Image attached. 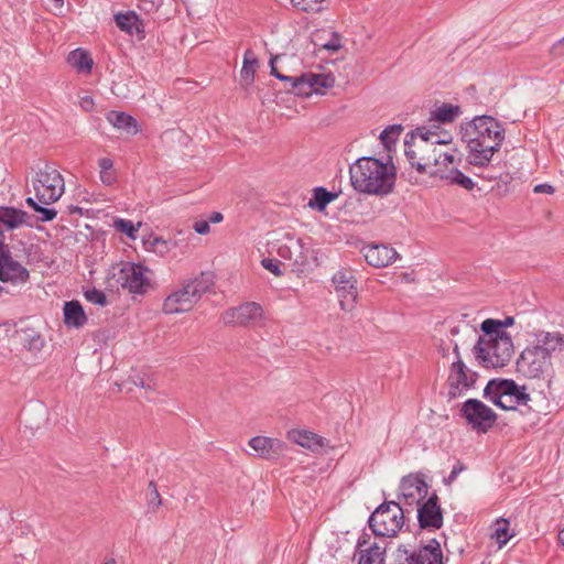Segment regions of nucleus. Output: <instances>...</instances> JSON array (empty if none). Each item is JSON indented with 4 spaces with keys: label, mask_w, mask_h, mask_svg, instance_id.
I'll list each match as a JSON object with an SVG mask.
<instances>
[{
    "label": "nucleus",
    "mask_w": 564,
    "mask_h": 564,
    "mask_svg": "<svg viewBox=\"0 0 564 564\" xmlns=\"http://www.w3.org/2000/svg\"><path fill=\"white\" fill-rule=\"evenodd\" d=\"M484 397L502 410H514V404L505 402L506 397L505 393L501 392L499 379H491L488 381L484 389Z\"/></svg>",
    "instance_id": "obj_27"
},
{
    "label": "nucleus",
    "mask_w": 564,
    "mask_h": 564,
    "mask_svg": "<svg viewBox=\"0 0 564 564\" xmlns=\"http://www.w3.org/2000/svg\"><path fill=\"white\" fill-rule=\"evenodd\" d=\"M263 268L273 273L275 276H281L283 272L280 269V261L275 259L264 258L261 261Z\"/></svg>",
    "instance_id": "obj_46"
},
{
    "label": "nucleus",
    "mask_w": 564,
    "mask_h": 564,
    "mask_svg": "<svg viewBox=\"0 0 564 564\" xmlns=\"http://www.w3.org/2000/svg\"><path fill=\"white\" fill-rule=\"evenodd\" d=\"M258 63V58L253 55L251 50H247L243 56L242 68L240 70V83L243 87H248L253 83Z\"/></svg>",
    "instance_id": "obj_33"
},
{
    "label": "nucleus",
    "mask_w": 564,
    "mask_h": 564,
    "mask_svg": "<svg viewBox=\"0 0 564 564\" xmlns=\"http://www.w3.org/2000/svg\"><path fill=\"white\" fill-rule=\"evenodd\" d=\"M288 437L293 443L313 451L323 447L326 441L324 437L305 430H292L288 433Z\"/></svg>",
    "instance_id": "obj_25"
},
{
    "label": "nucleus",
    "mask_w": 564,
    "mask_h": 564,
    "mask_svg": "<svg viewBox=\"0 0 564 564\" xmlns=\"http://www.w3.org/2000/svg\"><path fill=\"white\" fill-rule=\"evenodd\" d=\"M249 446L253 448L261 458L265 459H278L286 447L285 443L282 441L267 436L251 437Z\"/></svg>",
    "instance_id": "obj_20"
},
{
    "label": "nucleus",
    "mask_w": 564,
    "mask_h": 564,
    "mask_svg": "<svg viewBox=\"0 0 564 564\" xmlns=\"http://www.w3.org/2000/svg\"><path fill=\"white\" fill-rule=\"evenodd\" d=\"M558 542L564 545V528L558 531L557 534Z\"/></svg>",
    "instance_id": "obj_62"
},
{
    "label": "nucleus",
    "mask_w": 564,
    "mask_h": 564,
    "mask_svg": "<svg viewBox=\"0 0 564 564\" xmlns=\"http://www.w3.org/2000/svg\"><path fill=\"white\" fill-rule=\"evenodd\" d=\"M63 316L64 324L68 328H80L87 323V315L82 304L76 300L65 302Z\"/></svg>",
    "instance_id": "obj_23"
},
{
    "label": "nucleus",
    "mask_w": 564,
    "mask_h": 564,
    "mask_svg": "<svg viewBox=\"0 0 564 564\" xmlns=\"http://www.w3.org/2000/svg\"><path fill=\"white\" fill-rule=\"evenodd\" d=\"M215 283L210 271L200 272L195 278L185 280L181 288L172 292L163 303L165 314H180L191 311L202 296L209 292Z\"/></svg>",
    "instance_id": "obj_3"
},
{
    "label": "nucleus",
    "mask_w": 564,
    "mask_h": 564,
    "mask_svg": "<svg viewBox=\"0 0 564 564\" xmlns=\"http://www.w3.org/2000/svg\"><path fill=\"white\" fill-rule=\"evenodd\" d=\"M506 130L501 122L487 115L477 116L462 127V139L467 143L469 164L487 167L494 154L505 140Z\"/></svg>",
    "instance_id": "obj_1"
},
{
    "label": "nucleus",
    "mask_w": 564,
    "mask_h": 564,
    "mask_svg": "<svg viewBox=\"0 0 564 564\" xmlns=\"http://www.w3.org/2000/svg\"><path fill=\"white\" fill-rule=\"evenodd\" d=\"M141 226L140 223L134 225L131 220L118 218L113 223V227L117 231L127 235L130 239L137 238L138 228Z\"/></svg>",
    "instance_id": "obj_42"
},
{
    "label": "nucleus",
    "mask_w": 564,
    "mask_h": 564,
    "mask_svg": "<svg viewBox=\"0 0 564 564\" xmlns=\"http://www.w3.org/2000/svg\"><path fill=\"white\" fill-rule=\"evenodd\" d=\"M147 270V268L140 264L127 263L118 273L113 274V278L119 285L129 290V292L143 294L150 285L148 278L144 276Z\"/></svg>",
    "instance_id": "obj_15"
},
{
    "label": "nucleus",
    "mask_w": 564,
    "mask_h": 564,
    "mask_svg": "<svg viewBox=\"0 0 564 564\" xmlns=\"http://www.w3.org/2000/svg\"><path fill=\"white\" fill-rule=\"evenodd\" d=\"M80 106L85 109V110H91L93 109V106H94V100L90 96H85L82 98L80 100Z\"/></svg>",
    "instance_id": "obj_54"
},
{
    "label": "nucleus",
    "mask_w": 564,
    "mask_h": 564,
    "mask_svg": "<svg viewBox=\"0 0 564 564\" xmlns=\"http://www.w3.org/2000/svg\"><path fill=\"white\" fill-rule=\"evenodd\" d=\"M408 509L401 508V502L384 500L368 519V525L376 536H395L404 524V514Z\"/></svg>",
    "instance_id": "obj_6"
},
{
    "label": "nucleus",
    "mask_w": 564,
    "mask_h": 564,
    "mask_svg": "<svg viewBox=\"0 0 564 564\" xmlns=\"http://www.w3.org/2000/svg\"><path fill=\"white\" fill-rule=\"evenodd\" d=\"M514 324V317L507 316L505 319L487 318L481 325L480 329L485 336H491L492 334L507 333L503 328L512 326Z\"/></svg>",
    "instance_id": "obj_36"
},
{
    "label": "nucleus",
    "mask_w": 564,
    "mask_h": 564,
    "mask_svg": "<svg viewBox=\"0 0 564 564\" xmlns=\"http://www.w3.org/2000/svg\"><path fill=\"white\" fill-rule=\"evenodd\" d=\"M107 120L115 128L123 130L127 133L135 134L138 132L137 120L126 112L112 110L107 115Z\"/></svg>",
    "instance_id": "obj_30"
},
{
    "label": "nucleus",
    "mask_w": 564,
    "mask_h": 564,
    "mask_svg": "<svg viewBox=\"0 0 564 564\" xmlns=\"http://www.w3.org/2000/svg\"><path fill=\"white\" fill-rule=\"evenodd\" d=\"M500 380V389L501 392L505 393L506 399H510L509 404H514V410L517 405H527L531 400L529 393H527L525 386H519L512 379H499Z\"/></svg>",
    "instance_id": "obj_22"
},
{
    "label": "nucleus",
    "mask_w": 564,
    "mask_h": 564,
    "mask_svg": "<svg viewBox=\"0 0 564 564\" xmlns=\"http://www.w3.org/2000/svg\"><path fill=\"white\" fill-rule=\"evenodd\" d=\"M322 46L328 51L336 52L341 47L340 39L336 33H334L332 40L324 43Z\"/></svg>",
    "instance_id": "obj_49"
},
{
    "label": "nucleus",
    "mask_w": 564,
    "mask_h": 564,
    "mask_svg": "<svg viewBox=\"0 0 564 564\" xmlns=\"http://www.w3.org/2000/svg\"><path fill=\"white\" fill-rule=\"evenodd\" d=\"M370 535L367 533H364L357 542V553L361 551V549H366L369 544Z\"/></svg>",
    "instance_id": "obj_53"
},
{
    "label": "nucleus",
    "mask_w": 564,
    "mask_h": 564,
    "mask_svg": "<svg viewBox=\"0 0 564 564\" xmlns=\"http://www.w3.org/2000/svg\"><path fill=\"white\" fill-rule=\"evenodd\" d=\"M398 551L406 555V564H443V552L436 539H431L427 544L411 553L402 546Z\"/></svg>",
    "instance_id": "obj_18"
},
{
    "label": "nucleus",
    "mask_w": 564,
    "mask_h": 564,
    "mask_svg": "<svg viewBox=\"0 0 564 564\" xmlns=\"http://www.w3.org/2000/svg\"><path fill=\"white\" fill-rule=\"evenodd\" d=\"M224 216L221 213L219 212H213L208 218V221L209 224L213 223V224H217V223H220L223 220Z\"/></svg>",
    "instance_id": "obj_56"
},
{
    "label": "nucleus",
    "mask_w": 564,
    "mask_h": 564,
    "mask_svg": "<svg viewBox=\"0 0 564 564\" xmlns=\"http://www.w3.org/2000/svg\"><path fill=\"white\" fill-rule=\"evenodd\" d=\"M52 2H53L54 9L58 10L61 12L63 9V6H64V0H52Z\"/></svg>",
    "instance_id": "obj_60"
},
{
    "label": "nucleus",
    "mask_w": 564,
    "mask_h": 564,
    "mask_svg": "<svg viewBox=\"0 0 564 564\" xmlns=\"http://www.w3.org/2000/svg\"><path fill=\"white\" fill-rule=\"evenodd\" d=\"M533 347L545 358L552 360L555 355L564 351V335L558 332L540 330L535 334Z\"/></svg>",
    "instance_id": "obj_19"
},
{
    "label": "nucleus",
    "mask_w": 564,
    "mask_h": 564,
    "mask_svg": "<svg viewBox=\"0 0 564 564\" xmlns=\"http://www.w3.org/2000/svg\"><path fill=\"white\" fill-rule=\"evenodd\" d=\"M417 521L421 529L437 530L443 527V511L436 492L417 506Z\"/></svg>",
    "instance_id": "obj_17"
},
{
    "label": "nucleus",
    "mask_w": 564,
    "mask_h": 564,
    "mask_svg": "<svg viewBox=\"0 0 564 564\" xmlns=\"http://www.w3.org/2000/svg\"><path fill=\"white\" fill-rule=\"evenodd\" d=\"M275 78L290 84V88L288 91L293 93L299 96H303L307 91L304 89L305 87V74H302L299 77L286 76L283 74H276Z\"/></svg>",
    "instance_id": "obj_39"
},
{
    "label": "nucleus",
    "mask_w": 564,
    "mask_h": 564,
    "mask_svg": "<svg viewBox=\"0 0 564 564\" xmlns=\"http://www.w3.org/2000/svg\"><path fill=\"white\" fill-rule=\"evenodd\" d=\"M262 307L256 302H246L237 307L226 310L221 321L230 326H250L262 318Z\"/></svg>",
    "instance_id": "obj_13"
},
{
    "label": "nucleus",
    "mask_w": 564,
    "mask_h": 564,
    "mask_svg": "<svg viewBox=\"0 0 564 564\" xmlns=\"http://www.w3.org/2000/svg\"><path fill=\"white\" fill-rule=\"evenodd\" d=\"M335 286L340 308L345 312H351L357 303V280L352 272L340 270L332 279Z\"/></svg>",
    "instance_id": "obj_11"
},
{
    "label": "nucleus",
    "mask_w": 564,
    "mask_h": 564,
    "mask_svg": "<svg viewBox=\"0 0 564 564\" xmlns=\"http://www.w3.org/2000/svg\"><path fill=\"white\" fill-rule=\"evenodd\" d=\"M149 490H150V499L149 503L154 507H159L162 503L158 487L154 481H150L149 484Z\"/></svg>",
    "instance_id": "obj_48"
},
{
    "label": "nucleus",
    "mask_w": 564,
    "mask_h": 564,
    "mask_svg": "<svg viewBox=\"0 0 564 564\" xmlns=\"http://www.w3.org/2000/svg\"><path fill=\"white\" fill-rule=\"evenodd\" d=\"M364 257L368 264L375 268H384L395 261L398 252L384 245H372L364 248Z\"/></svg>",
    "instance_id": "obj_21"
},
{
    "label": "nucleus",
    "mask_w": 564,
    "mask_h": 564,
    "mask_svg": "<svg viewBox=\"0 0 564 564\" xmlns=\"http://www.w3.org/2000/svg\"><path fill=\"white\" fill-rule=\"evenodd\" d=\"M478 176H480L485 180H488V181H494L498 177V175L492 172V169H488V167L482 173L478 174Z\"/></svg>",
    "instance_id": "obj_55"
},
{
    "label": "nucleus",
    "mask_w": 564,
    "mask_h": 564,
    "mask_svg": "<svg viewBox=\"0 0 564 564\" xmlns=\"http://www.w3.org/2000/svg\"><path fill=\"white\" fill-rule=\"evenodd\" d=\"M25 203H26V204H28V206H29V207H31L34 212H36L37 206H40V205H41V203H40V202L37 203V202H36L34 198H32V197H28V198L25 199Z\"/></svg>",
    "instance_id": "obj_57"
},
{
    "label": "nucleus",
    "mask_w": 564,
    "mask_h": 564,
    "mask_svg": "<svg viewBox=\"0 0 564 564\" xmlns=\"http://www.w3.org/2000/svg\"><path fill=\"white\" fill-rule=\"evenodd\" d=\"M23 346L31 351H39L44 347V339L40 333L33 329L23 330Z\"/></svg>",
    "instance_id": "obj_40"
},
{
    "label": "nucleus",
    "mask_w": 564,
    "mask_h": 564,
    "mask_svg": "<svg viewBox=\"0 0 564 564\" xmlns=\"http://www.w3.org/2000/svg\"><path fill=\"white\" fill-rule=\"evenodd\" d=\"M533 192L534 193L553 194L554 188L552 185L544 183V184H538L536 186H534Z\"/></svg>",
    "instance_id": "obj_52"
},
{
    "label": "nucleus",
    "mask_w": 564,
    "mask_h": 564,
    "mask_svg": "<svg viewBox=\"0 0 564 564\" xmlns=\"http://www.w3.org/2000/svg\"><path fill=\"white\" fill-rule=\"evenodd\" d=\"M474 354L484 367L502 368L512 358V338L508 333L480 336L474 346Z\"/></svg>",
    "instance_id": "obj_4"
},
{
    "label": "nucleus",
    "mask_w": 564,
    "mask_h": 564,
    "mask_svg": "<svg viewBox=\"0 0 564 564\" xmlns=\"http://www.w3.org/2000/svg\"><path fill=\"white\" fill-rule=\"evenodd\" d=\"M335 85V76L328 74L305 73V87L307 91L303 96H310L313 93L319 94L322 88H332Z\"/></svg>",
    "instance_id": "obj_26"
},
{
    "label": "nucleus",
    "mask_w": 564,
    "mask_h": 564,
    "mask_svg": "<svg viewBox=\"0 0 564 564\" xmlns=\"http://www.w3.org/2000/svg\"><path fill=\"white\" fill-rule=\"evenodd\" d=\"M440 172V170L437 172H430V175L440 176L441 178L447 180L451 184L459 185L468 191L473 189L475 186L473 180L458 169H452L446 174H441Z\"/></svg>",
    "instance_id": "obj_34"
},
{
    "label": "nucleus",
    "mask_w": 564,
    "mask_h": 564,
    "mask_svg": "<svg viewBox=\"0 0 564 564\" xmlns=\"http://www.w3.org/2000/svg\"><path fill=\"white\" fill-rule=\"evenodd\" d=\"M449 140L441 139L438 133L426 127H417L410 131L404 140V154L411 164L419 173H429L427 166L430 162L420 160L421 155L432 154L431 147L436 144H447Z\"/></svg>",
    "instance_id": "obj_5"
},
{
    "label": "nucleus",
    "mask_w": 564,
    "mask_h": 564,
    "mask_svg": "<svg viewBox=\"0 0 564 564\" xmlns=\"http://www.w3.org/2000/svg\"><path fill=\"white\" fill-rule=\"evenodd\" d=\"M100 167V180L101 182L110 186L116 182V173L113 171V161L110 158H101L98 161Z\"/></svg>",
    "instance_id": "obj_41"
},
{
    "label": "nucleus",
    "mask_w": 564,
    "mask_h": 564,
    "mask_svg": "<svg viewBox=\"0 0 564 564\" xmlns=\"http://www.w3.org/2000/svg\"><path fill=\"white\" fill-rule=\"evenodd\" d=\"M43 204H41L40 206H37V209L35 213L40 214V217L39 219L43 223H47V221H52L56 215H57V212L56 209L54 208H48V207H44L42 206Z\"/></svg>",
    "instance_id": "obj_45"
},
{
    "label": "nucleus",
    "mask_w": 564,
    "mask_h": 564,
    "mask_svg": "<svg viewBox=\"0 0 564 564\" xmlns=\"http://www.w3.org/2000/svg\"><path fill=\"white\" fill-rule=\"evenodd\" d=\"M311 252L312 250L304 245L302 239L290 234H286L278 246V254L282 259L289 260L294 267V271H303L308 263Z\"/></svg>",
    "instance_id": "obj_10"
},
{
    "label": "nucleus",
    "mask_w": 564,
    "mask_h": 564,
    "mask_svg": "<svg viewBox=\"0 0 564 564\" xmlns=\"http://www.w3.org/2000/svg\"><path fill=\"white\" fill-rule=\"evenodd\" d=\"M155 388V382L152 379H149V381H145V388L147 390H153Z\"/></svg>",
    "instance_id": "obj_61"
},
{
    "label": "nucleus",
    "mask_w": 564,
    "mask_h": 564,
    "mask_svg": "<svg viewBox=\"0 0 564 564\" xmlns=\"http://www.w3.org/2000/svg\"><path fill=\"white\" fill-rule=\"evenodd\" d=\"M552 362L538 349L527 347L517 360V370L529 378H539L549 370Z\"/></svg>",
    "instance_id": "obj_16"
},
{
    "label": "nucleus",
    "mask_w": 564,
    "mask_h": 564,
    "mask_svg": "<svg viewBox=\"0 0 564 564\" xmlns=\"http://www.w3.org/2000/svg\"><path fill=\"white\" fill-rule=\"evenodd\" d=\"M350 184L361 194L386 196L395 184V167L373 156H362L349 167Z\"/></svg>",
    "instance_id": "obj_2"
},
{
    "label": "nucleus",
    "mask_w": 564,
    "mask_h": 564,
    "mask_svg": "<svg viewBox=\"0 0 564 564\" xmlns=\"http://www.w3.org/2000/svg\"><path fill=\"white\" fill-rule=\"evenodd\" d=\"M465 465L462 464L460 462H457L456 465H454L452 471L449 473V475L447 477L444 478V484L449 486L452 485L456 478L458 477V475L465 469Z\"/></svg>",
    "instance_id": "obj_47"
},
{
    "label": "nucleus",
    "mask_w": 564,
    "mask_h": 564,
    "mask_svg": "<svg viewBox=\"0 0 564 564\" xmlns=\"http://www.w3.org/2000/svg\"><path fill=\"white\" fill-rule=\"evenodd\" d=\"M115 21L117 26L131 35L133 34H143L144 33V24L139 15L133 11H128L126 13H117L115 15Z\"/></svg>",
    "instance_id": "obj_24"
},
{
    "label": "nucleus",
    "mask_w": 564,
    "mask_h": 564,
    "mask_svg": "<svg viewBox=\"0 0 564 564\" xmlns=\"http://www.w3.org/2000/svg\"><path fill=\"white\" fill-rule=\"evenodd\" d=\"M358 554V564H383L386 556V546L377 542L361 549Z\"/></svg>",
    "instance_id": "obj_29"
},
{
    "label": "nucleus",
    "mask_w": 564,
    "mask_h": 564,
    "mask_svg": "<svg viewBox=\"0 0 564 564\" xmlns=\"http://www.w3.org/2000/svg\"><path fill=\"white\" fill-rule=\"evenodd\" d=\"M403 131V127L401 124H391L383 129V131L380 133V140L383 144V147L391 151L392 148L395 145L397 140L401 132Z\"/></svg>",
    "instance_id": "obj_37"
},
{
    "label": "nucleus",
    "mask_w": 564,
    "mask_h": 564,
    "mask_svg": "<svg viewBox=\"0 0 564 564\" xmlns=\"http://www.w3.org/2000/svg\"><path fill=\"white\" fill-rule=\"evenodd\" d=\"M460 415L474 431L481 433H487L497 421L495 411L478 399L466 400Z\"/></svg>",
    "instance_id": "obj_8"
},
{
    "label": "nucleus",
    "mask_w": 564,
    "mask_h": 564,
    "mask_svg": "<svg viewBox=\"0 0 564 564\" xmlns=\"http://www.w3.org/2000/svg\"><path fill=\"white\" fill-rule=\"evenodd\" d=\"M454 352H455V355H456L457 359H458V358H460V355H459V350H458V346H457V344H455V346H454Z\"/></svg>",
    "instance_id": "obj_63"
},
{
    "label": "nucleus",
    "mask_w": 564,
    "mask_h": 564,
    "mask_svg": "<svg viewBox=\"0 0 564 564\" xmlns=\"http://www.w3.org/2000/svg\"><path fill=\"white\" fill-rule=\"evenodd\" d=\"M133 383L138 387H141V388H145V380L143 377L141 376H135L133 378Z\"/></svg>",
    "instance_id": "obj_59"
},
{
    "label": "nucleus",
    "mask_w": 564,
    "mask_h": 564,
    "mask_svg": "<svg viewBox=\"0 0 564 564\" xmlns=\"http://www.w3.org/2000/svg\"><path fill=\"white\" fill-rule=\"evenodd\" d=\"M477 373L469 371L463 360L454 361L448 376V399L454 400L476 383Z\"/></svg>",
    "instance_id": "obj_14"
},
{
    "label": "nucleus",
    "mask_w": 564,
    "mask_h": 564,
    "mask_svg": "<svg viewBox=\"0 0 564 564\" xmlns=\"http://www.w3.org/2000/svg\"><path fill=\"white\" fill-rule=\"evenodd\" d=\"M420 160L430 162V165L435 167L433 172H437L440 170L441 174H445L442 167H446L448 164H453L455 162V156L454 154L447 152H437V149L434 145L432 149V154L421 155Z\"/></svg>",
    "instance_id": "obj_35"
},
{
    "label": "nucleus",
    "mask_w": 564,
    "mask_h": 564,
    "mask_svg": "<svg viewBox=\"0 0 564 564\" xmlns=\"http://www.w3.org/2000/svg\"><path fill=\"white\" fill-rule=\"evenodd\" d=\"M104 564H116V561L115 558H109Z\"/></svg>",
    "instance_id": "obj_64"
},
{
    "label": "nucleus",
    "mask_w": 564,
    "mask_h": 564,
    "mask_svg": "<svg viewBox=\"0 0 564 564\" xmlns=\"http://www.w3.org/2000/svg\"><path fill=\"white\" fill-rule=\"evenodd\" d=\"M550 54L554 57L564 55V36L552 45Z\"/></svg>",
    "instance_id": "obj_50"
},
{
    "label": "nucleus",
    "mask_w": 564,
    "mask_h": 564,
    "mask_svg": "<svg viewBox=\"0 0 564 564\" xmlns=\"http://www.w3.org/2000/svg\"><path fill=\"white\" fill-rule=\"evenodd\" d=\"M193 228L199 235H207L210 230L209 221L208 220L195 221Z\"/></svg>",
    "instance_id": "obj_51"
},
{
    "label": "nucleus",
    "mask_w": 564,
    "mask_h": 564,
    "mask_svg": "<svg viewBox=\"0 0 564 564\" xmlns=\"http://www.w3.org/2000/svg\"><path fill=\"white\" fill-rule=\"evenodd\" d=\"M85 297L88 302L93 304H97L100 306H105L107 304L106 294L97 289L87 290L85 292Z\"/></svg>",
    "instance_id": "obj_44"
},
{
    "label": "nucleus",
    "mask_w": 564,
    "mask_h": 564,
    "mask_svg": "<svg viewBox=\"0 0 564 564\" xmlns=\"http://www.w3.org/2000/svg\"><path fill=\"white\" fill-rule=\"evenodd\" d=\"M33 187L37 200L50 205L61 198L65 191V182L62 174L50 164L39 167L33 178Z\"/></svg>",
    "instance_id": "obj_7"
},
{
    "label": "nucleus",
    "mask_w": 564,
    "mask_h": 564,
    "mask_svg": "<svg viewBox=\"0 0 564 564\" xmlns=\"http://www.w3.org/2000/svg\"><path fill=\"white\" fill-rule=\"evenodd\" d=\"M337 194L327 191L323 186H317L313 189V197L310 199L307 206L310 208L323 212L328 204L337 198Z\"/></svg>",
    "instance_id": "obj_32"
},
{
    "label": "nucleus",
    "mask_w": 564,
    "mask_h": 564,
    "mask_svg": "<svg viewBox=\"0 0 564 564\" xmlns=\"http://www.w3.org/2000/svg\"><path fill=\"white\" fill-rule=\"evenodd\" d=\"M502 523V525H499L495 532L491 534V538L496 540L499 547H502L508 543V541L512 538V534H509V520L501 519L498 521V524Z\"/></svg>",
    "instance_id": "obj_43"
},
{
    "label": "nucleus",
    "mask_w": 564,
    "mask_h": 564,
    "mask_svg": "<svg viewBox=\"0 0 564 564\" xmlns=\"http://www.w3.org/2000/svg\"><path fill=\"white\" fill-rule=\"evenodd\" d=\"M30 273L25 267L12 258L10 247L0 239V281L12 284L25 283Z\"/></svg>",
    "instance_id": "obj_12"
},
{
    "label": "nucleus",
    "mask_w": 564,
    "mask_h": 564,
    "mask_svg": "<svg viewBox=\"0 0 564 564\" xmlns=\"http://www.w3.org/2000/svg\"><path fill=\"white\" fill-rule=\"evenodd\" d=\"M276 58H278V57H271V58H270V62H269V64H270V73H271V75H272V76H274V77H275V75H276V74H281V73L278 70V68L275 67V65H274V62H275V59H276Z\"/></svg>",
    "instance_id": "obj_58"
},
{
    "label": "nucleus",
    "mask_w": 564,
    "mask_h": 564,
    "mask_svg": "<svg viewBox=\"0 0 564 564\" xmlns=\"http://www.w3.org/2000/svg\"><path fill=\"white\" fill-rule=\"evenodd\" d=\"M429 485L425 482L423 475H408L402 477L399 485L398 501L401 502L402 509L417 507L426 498Z\"/></svg>",
    "instance_id": "obj_9"
},
{
    "label": "nucleus",
    "mask_w": 564,
    "mask_h": 564,
    "mask_svg": "<svg viewBox=\"0 0 564 564\" xmlns=\"http://www.w3.org/2000/svg\"><path fill=\"white\" fill-rule=\"evenodd\" d=\"M275 78L290 84V88L288 91L293 93L299 96H303L307 91L304 89L305 87V74H302L299 77L286 76L283 74H276Z\"/></svg>",
    "instance_id": "obj_38"
},
{
    "label": "nucleus",
    "mask_w": 564,
    "mask_h": 564,
    "mask_svg": "<svg viewBox=\"0 0 564 564\" xmlns=\"http://www.w3.org/2000/svg\"><path fill=\"white\" fill-rule=\"evenodd\" d=\"M462 113V109L457 105L442 104L430 112V121L442 124L452 123Z\"/></svg>",
    "instance_id": "obj_28"
},
{
    "label": "nucleus",
    "mask_w": 564,
    "mask_h": 564,
    "mask_svg": "<svg viewBox=\"0 0 564 564\" xmlns=\"http://www.w3.org/2000/svg\"><path fill=\"white\" fill-rule=\"evenodd\" d=\"M67 63L79 73H90L94 65L91 56L83 48L72 51L67 56Z\"/></svg>",
    "instance_id": "obj_31"
}]
</instances>
